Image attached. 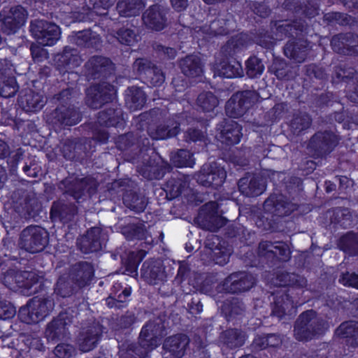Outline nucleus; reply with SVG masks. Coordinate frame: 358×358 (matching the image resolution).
<instances>
[{"mask_svg": "<svg viewBox=\"0 0 358 358\" xmlns=\"http://www.w3.org/2000/svg\"><path fill=\"white\" fill-rule=\"evenodd\" d=\"M201 128L198 126L192 127L187 129L185 132V138L187 143H196L204 141L205 134L207 131L208 123L203 121L200 123Z\"/></svg>", "mask_w": 358, "mask_h": 358, "instance_id": "62", "label": "nucleus"}, {"mask_svg": "<svg viewBox=\"0 0 358 358\" xmlns=\"http://www.w3.org/2000/svg\"><path fill=\"white\" fill-rule=\"evenodd\" d=\"M274 296V308L273 314L281 319L286 314H292V311L303 302L294 301V296L287 292H272Z\"/></svg>", "mask_w": 358, "mask_h": 358, "instance_id": "33", "label": "nucleus"}, {"mask_svg": "<svg viewBox=\"0 0 358 358\" xmlns=\"http://www.w3.org/2000/svg\"><path fill=\"white\" fill-rule=\"evenodd\" d=\"M164 331V320L158 317L143 327L139 336L144 345H150V348L154 349L159 345L160 338L165 334Z\"/></svg>", "mask_w": 358, "mask_h": 358, "instance_id": "23", "label": "nucleus"}, {"mask_svg": "<svg viewBox=\"0 0 358 358\" xmlns=\"http://www.w3.org/2000/svg\"><path fill=\"white\" fill-rule=\"evenodd\" d=\"M70 276L76 286L82 289L90 285L94 276V268L92 263L80 261L70 268Z\"/></svg>", "mask_w": 358, "mask_h": 358, "instance_id": "25", "label": "nucleus"}, {"mask_svg": "<svg viewBox=\"0 0 358 358\" xmlns=\"http://www.w3.org/2000/svg\"><path fill=\"white\" fill-rule=\"evenodd\" d=\"M338 245L341 250L350 256H358V234L353 231L347 232L339 238Z\"/></svg>", "mask_w": 358, "mask_h": 358, "instance_id": "50", "label": "nucleus"}, {"mask_svg": "<svg viewBox=\"0 0 358 358\" xmlns=\"http://www.w3.org/2000/svg\"><path fill=\"white\" fill-rule=\"evenodd\" d=\"M223 60L220 63V69L218 70L219 76L226 78H234L241 77L243 70L241 62L233 60Z\"/></svg>", "mask_w": 358, "mask_h": 358, "instance_id": "49", "label": "nucleus"}, {"mask_svg": "<svg viewBox=\"0 0 358 358\" xmlns=\"http://www.w3.org/2000/svg\"><path fill=\"white\" fill-rule=\"evenodd\" d=\"M311 124V118L308 114H297L292 119L289 128L294 135H299L302 131L308 129Z\"/></svg>", "mask_w": 358, "mask_h": 358, "instance_id": "60", "label": "nucleus"}, {"mask_svg": "<svg viewBox=\"0 0 358 358\" xmlns=\"http://www.w3.org/2000/svg\"><path fill=\"white\" fill-rule=\"evenodd\" d=\"M182 73L187 77L196 78L203 72L201 59L194 55H187L179 62Z\"/></svg>", "mask_w": 358, "mask_h": 358, "instance_id": "44", "label": "nucleus"}, {"mask_svg": "<svg viewBox=\"0 0 358 358\" xmlns=\"http://www.w3.org/2000/svg\"><path fill=\"white\" fill-rule=\"evenodd\" d=\"M147 252L144 250H139L136 252H129L127 257L122 260L125 271L129 275L137 273L140 263L145 258Z\"/></svg>", "mask_w": 358, "mask_h": 358, "instance_id": "53", "label": "nucleus"}, {"mask_svg": "<svg viewBox=\"0 0 358 358\" xmlns=\"http://www.w3.org/2000/svg\"><path fill=\"white\" fill-rule=\"evenodd\" d=\"M227 178L224 166L216 162L204 164L195 174L196 182L201 186L218 189L222 186Z\"/></svg>", "mask_w": 358, "mask_h": 358, "instance_id": "13", "label": "nucleus"}, {"mask_svg": "<svg viewBox=\"0 0 358 358\" xmlns=\"http://www.w3.org/2000/svg\"><path fill=\"white\" fill-rule=\"evenodd\" d=\"M15 255L5 254V257L0 263V269L2 271L3 282L9 289L15 291L13 288L30 289L33 287L34 291H48L45 286L44 278L34 271H22L28 264V260L20 257L19 251H15Z\"/></svg>", "mask_w": 358, "mask_h": 358, "instance_id": "2", "label": "nucleus"}, {"mask_svg": "<svg viewBox=\"0 0 358 358\" xmlns=\"http://www.w3.org/2000/svg\"><path fill=\"white\" fill-rule=\"evenodd\" d=\"M47 122L53 127L64 129L78 124L83 119V114L78 108L69 103H60L55 109L47 114Z\"/></svg>", "mask_w": 358, "mask_h": 358, "instance_id": "7", "label": "nucleus"}, {"mask_svg": "<svg viewBox=\"0 0 358 358\" xmlns=\"http://www.w3.org/2000/svg\"><path fill=\"white\" fill-rule=\"evenodd\" d=\"M144 344L139 336L138 343H123L120 348L119 355L121 358H145L152 349L150 345Z\"/></svg>", "mask_w": 358, "mask_h": 358, "instance_id": "41", "label": "nucleus"}, {"mask_svg": "<svg viewBox=\"0 0 358 358\" xmlns=\"http://www.w3.org/2000/svg\"><path fill=\"white\" fill-rule=\"evenodd\" d=\"M287 3L288 9L308 19H312L319 15L320 0H292V5Z\"/></svg>", "mask_w": 358, "mask_h": 358, "instance_id": "36", "label": "nucleus"}, {"mask_svg": "<svg viewBox=\"0 0 358 358\" xmlns=\"http://www.w3.org/2000/svg\"><path fill=\"white\" fill-rule=\"evenodd\" d=\"M323 20L329 26H351L355 22V17L341 12H329L324 15Z\"/></svg>", "mask_w": 358, "mask_h": 358, "instance_id": "55", "label": "nucleus"}, {"mask_svg": "<svg viewBox=\"0 0 358 358\" xmlns=\"http://www.w3.org/2000/svg\"><path fill=\"white\" fill-rule=\"evenodd\" d=\"M73 316L67 313H60L46 327L45 335L49 341L57 342L64 338L68 332V327L72 323Z\"/></svg>", "mask_w": 358, "mask_h": 358, "instance_id": "17", "label": "nucleus"}, {"mask_svg": "<svg viewBox=\"0 0 358 358\" xmlns=\"http://www.w3.org/2000/svg\"><path fill=\"white\" fill-rule=\"evenodd\" d=\"M189 343L185 334H177L166 338L163 344L165 353H170L176 358H181Z\"/></svg>", "mask_w": 358, "mask_h": 358, "instance_id": "37", "label": "nucleus"}, {"mask_svg": "<svg viewBox=\"0 0 358 358\" xmlns=\"http://www.w3.org/2000/svg\"><path fill=\"white\" fill-rule=\"evenodd\" d=\"M27 11L21 5L10 8H3L0 11L1 31L6 35L14 34L24 24L27 18Z\"/></svg>", "mask_w": 358, "mask_h": 358, "instance_id": "14", "label": "nucleus"}, {"mask_svg": "<svg viewBox=\"0 0 358 358\" xmlns=\"http://www.w3.org/2000/svg\"><path fill=\"white\" fill-rule=\"evenodd\" d=\"M270 26L276 40H282L286 38L291 39L294 38V36L304 37L308 33V24L301 18L293 20H272Z\"/></svg>", "mask_w": 358, "mask_h": 358, "instance_id": "10", "label": "nucleus"}, {"mask_svg": "<svg viewBox=\"0 0 358 358\" xmlns=\"http://www.w3.org/2000/svg\"><path fill=\"white\" fill-rule=\"evenodd\" d=\"M258 228L262 231L273 233L279 231L280 229V217L275 214L264 213V215L259 216L256 221Z\"/></svg>", "mask_w": 358, "mask_h": 358, "instance_id": "51", "label": "nucleus"}, {"mask_svg": "<svg viewBox=\"0 0 358 358\" xmlns=\"http://www.w3.org/2000/svg\"><path fill=\"white\" fill-rule=\"evenodd\" d=\"M103 333L102 326L98 322H93L90 325L82 329L78 337L79 350L86 352L96 348Z\"/></svg>", "mask_w": 358, "mask_h": 358, "instance_id": "22", "label": "nucleus"}, {"mask_svg": "<svg viewBox=\"0 0 358 358\" xmlns=\"http://www.w3.org/2000/svg\"><path fill=\"white\" fill-rule=\"evenodd\" d=\"M189 178L187 175L178 171L172 173L164 185V190L166 192L167 199L173 200L181 196L183 191L189 186Z\"/></svg>", "mask_w": 358, "mask_h": 358, "instance_id": "31", "label": "nucleus"}, {"mask_svg": "<svg viewBox=\"0 0 358 358\" xmlns=\"http://www.w3.org/2000/svg\"><path fill=\"white\" fill-rule=\"evenodd\" d=\"M93 180L89 177L80 178L75 174L69 175L58 184V189L63 194L73 198L79 202L85 195L90 193Z\"/></svg>", "mask_w": 358, "mask_h": 358, "instance_id": "12", "label": "nucleus"}, {"mask_svg": "<svg viewBox=\"0 0 358 358\" xmlns=\"http://www.w3.org/2000/svg\"><path fill=\"white\" fill-rule=\"evenodd\" d=\"M336 333L338 336L347 338V342L350 345L358 346V322H344L336 329Z\"/></svg>", "mask_w": 358, "mask_h": 358, "instance_id": "46", "label": "nucleus"}, {"mask_svg": "<svg viewBox=\"0 0 358 358\" xmlns=\"http://www.w3.org/2000/svg\"><path fill=\"white\" fill-rule=\"evenodd\" d=\"M310 48V42L299 36L287 41L283 47V53L287 58L301 64L306 59Z\"/></svg>", "mask_w": 358, "mask_h": 358, "instance_id": "20", "label": "nucleus"}, {"mask_svg": "<svg viewBox=\"0 0 358 358\" xmlns=\"http://www.w3.org/2000/svg\"><path fill=\"white\" fill-rule=\"evenodd\" d=\"M110 59L94 55L88 59L83 66V73L87 81L99 80V83L91 84L85 91V103L92 109H99L105 104L113 103L117 90L110 83L105 82L113 74Z\"/></svg>", "mask_w": 358, "mask_h": 358, "instance_id": "1", "label": "nucleus"}, {"mask_svg": "<svg viewBox=\"0 0 358 358\" xmlns=\"http://www.w3.org/2000/svg\"><path fill=\"white\" fill-rule=\"evenodd\" d=\"M196 105L203 112H211L218 105V99L213 92H204L199 94Z\"/></svg>", "mask_w": 358, "mask_h": 358, "instance_id": "59", "label": "nucleus"}, {"mask_svg": "<svg viewBox=\"0 0 358 358\" xmlns=\"http://www.w3.org/2000/svg\"><path fill=\"white\" fill-rule=\"evenodd\" d=\"M114 143L117 150L122 152H130L138 158L144 159L145 155L148 156L150 151L154 152V149L148 137L132 131L117 136L114 138Z\"/></svg>", "mask_w": 358, "mask_h": 358, "instance_id": "6", "label": "nucleus"}, {"mask_svg": "<svg viewBox=\"0 0 358 358\" xmlns=\"http://www.w3.org/2000/svg\"><path fill=\"white\" fill-rule=\"evenodd\" d=\"M264 208L278 217L289 216L295 209L294 204L282 194H271L265 200Z\"/></svg>", "mask_w": 358, "mask_h": 358, "instance_id": "24", "label": "nucleus"}, {"mask_svg": "<svg viewBox=\"0 0 358 358\" xmlns=\"http://www.w3.org/2000/svg\"><path fill=\"white\" fill-rule=\"evenodd\" d=\"M257 253L259 257L272 259V263L278 259L287 262L291 258V252L284 242H276L274 245L271 241H262L258 245Z\"/></svg>", "mask_w": 358, "mask_h": 358, "instance_id": "18", "label": "nucleus"}, {"mask_svg": "<svg viewBox=\"0 0 358 358\" xmlns=\"http://www.w3.org/2000/svg\"><path fill=\"white\" fill-rule=\"evenodd\" d=\"M61 150L66 159L80 164H83L88 156V152L83 144L72 141H66Z\"/></svg>", "mask_w": 358, "mask_h": 358, "instance_id": "42", "label": "nucleus"}, {"mask_svg": "<svg viewBox=\"0 0 358 358\" xmlns=\"http://www.w3.org/2000/svg\"><path fill=\"white\" fill-rule=\"evenodd\" d=\"M49 242V234L40 226L31 225L22 230L20 244L27 252L34 254L43 251Z\"/></svg>", "mask_w": 358, "mask_h": 358, "instance_id": "8", "label": "nucleus"}, {"mask_svg": "<svg viewBox=\"0 0 358 358\" xmlns=\"http://www.w3.org/2000/svg\"><path fill=\"white\" fill-rule=\"evenodd\" d=\"M354 69L347 68L345 64H339L334 66L332 72V82L338 84L340 83H348L350 80L353 79Z\"/></svg>", "mask_w": 358, "mask_h": 358, "instance_id": "61", "label": "nucleus"}, {"mask_svg": "<svg viewBox=\"0 0 358 358\" xmlns=\"http://www.w3.org/2000/svg\"><path fill=\"white\" fill-rule=\"evenodd\" d=\"M125 124L124 112L120 105L113 103L111 106L98 112L96 122L90 123L89 128L92 131V138L95 142L99 144H106L110 137L109 132L104 129L99 128V126L106 128H122Z\"/></svg>", "mask_w": 358, "mask_h": 358, "instance_id": "3", "label": "nucleus"}, {"mask_svg": "<svg viewBox=\"0 0 358 358\" xmlns=\"http://www.w3.org/2000/svg\"><path fill=\"white\" fill-rule=\"evenodd\" d=\"M45 103L43 96L31 89L22 90L17 97V104L26 113L40 111Z\"/></svg>", "mask_w": 358, "mask_h": 358, "instance_id": "28", "label": "nucleus"}, {"mask_svg": "<svg viewBox=\"0 0 358 358\" xmlns=\"http://www.w3.org/2000/svg\"><path fill=\"white\" fill-rule=\"evenodd\" d=\"M141 276L150 284H157L162 275V267L157 265V262L153 259L146 260L143 262L141 268Z\"/></svg>", "mask_w": 358, "mask_h": 358, "instance_id": "48", "label": "nucleus"}, {"mask_svg": "<svg viewBox=\"0 0 358 358\" xmlns=\"http://www.w3.org/2000/svg\"><path fill=\"white\" fill-rule=\"evenodd\" d=\"M57 69L64 75L66 73L73 75V69L78 67L82 63V58L76 48L65 46L60 53L55 58Z\"/></svg>", "mask_w": 358, "mask_h": 358, "instance_id": "19", "label": "nucleus"}, {"mask_svg": "<svg viewBox=\"0 0 358 358\" xmlns=\"http://www.w3.org/2000/svg\"><path fill=\"white\" fill-rule=\"evenodd\" d=\"M330 45L339 55L358 56V35L352 32L339 33L332 36Z\"/></svg>", "mask_w": 358, "mask_h": 358, "instance_id": "16", "label": "nucleus"}, {"mask_svg": "<svg viewBox=\"0 0 358 358\" xmlns=\"http://www.w3.org/2000/svg\"><path fill=\"white\" fill-rule=\"evenodd\" d=\"M222 311L224 313L227 320H231L238 316H241L245 311L243 303L238 298L227 299L222 306Z\"/></svg>", "mask_w": 358, "mask_h": 358, "instance_id": "54", "label": "nucleus"}, {"mask_svg": "<svg viewBox=\"0 0 358 358\" xmlns=\"http://www.w3.org/2000/svg\"><path fill=\"white\" fill-rule=\"evenodd\" d=\"M31 36L42 46H52L61 36L60 27L44 20H32L29 25Z\"/></svg>", "mask_w": 358, "mask_h": 358, "instance_id": "9", "label": "nucleus"}, {"mask_svg": "<svg viewBox=\"0 0 358 358\" xmlns=\"http://www.w3.org/2000/svg\"><path fill=\"white\" fill-rule=\"evenodd\" d=\"M249 38L248 34L239 33L231 36L227 43L222 46L221 53L227 58H233L234 56L241 52L248 45Z\"/></svg>", "mask_w": 358, "mask_h": 358, "instance_id": "38", "label": "nucleus"}, {"mask_svg": "<svg viewBox=\"0 0 358 358\" xmlns=\"http://www.w3.org/2000/svg\"><path fill=\"white\" fill-rule=\"evenodd\" d=\"M19 90V85L15 76L0 78V96L3 98L13 97Z\"/></svg>", "mask_w": 358, "mask_h": 358, "instance_id": "58", "label": "nucleus"}, {"mask_svg": "<svg viewBox=\"0 0 358 358\" xmlns=\"http://www.w3.org/2000/svg\"><path fill=\"white\" fill-rule=\"evenodd\" d=\"M54 306L55 301L52 296H35L25 306L20 308L18 317L26 324L38 323L53 310Z\"/></svg>", "mask_w": 358, "mask_h": 358, "instance_id": "5", "label": "nucleus"}, {"mask_svg": "<svg viewBox=\"0 0 358 358\" xmlns=\"http://www.w3.org/2000/svg\"><path fill=\"white\" fill-rule=\"evenodd\" d=\"M141 8V0H119L116 6L120 15L124 17L138 15Z\"/></svg>", "mask_w": 358, "mask_h": 358, "instance_id": "56", "label": "nucleus"}, {"mask_svg": "<svg viewBox=\"0 0 358 358\" xmlns=\"http://www.w3.org/2000/svg\"><path fill=\"white\" fill-rule=\"evenodd\" d=\"M167 11L159 4L149 6L142 15V20L145 26L151 30L162 31L167 24Z\"/></svg>", "mask_w": 358, "mask_h": 358, "instance_id": "21", "label": "nucleus"}, {"mask_svg": "<svg viewBox=\"0 0 358 358\" xmlns=\"http://www.w3.org/2000/svg\"><path fill=\"white\" fill-rule=\"evenodd\" d=\"M122 201L127 208L137 213L144 211L146 208L144 197L133 189H126L123 192Z\"/></svg>", "mask_w": 358, "mask_h": 358, "instance_id": "47", "label": "nucleus"}, {"mask_svg": "<svg viewBox=\"0 0 358 358\" xmlns=\"http://www.w3.org/2000/svg\"><path fill=\"white\" fill-rule=\"evenodd\" d=\"M285 104L284 103H275L273 107L266 111L264 115V126H271L278 122L285 113Z\"/></svg>", "mask_w": 358, "mask_h": 358, "instance_id": "63", "label": "nucleus"}, {"mask_svg": "<svg viewBox=\"0 0 358 358\" xmlns=\"http://www.w3.org/2000/svg\"><path fill=\"white\" fill-rule=\"evenodd\" d=\"M247 339V334L240 329H228L220 334V341L229 349H236L243 346Z\"/></svg>", "mask_w": 358, "mask_h": 358, "instance_id": "40", "label": "nucleus"}, {"mask_svg": "<svg viewBox=\"0 0 358 358\" xmlns=\"http://www.w3.org/2000/svg\"><path fill=\"white\" fill-rule=\"evenodd\" d=\"M146 101L147 96L141 87L131 86L126 90L125 105L130 110L136 111L142 109Z\"/></svg>", "mask_w": 358, "mask_h": 358, "instance_id": "43", "label": "nucleus"}, {"mask_svg": "<svg viewBox=\"0 0 358 358\" xmlns=\"http://www.w3.org/2000/svg\"><path fill=\"white\" fill-rule=\"evenodd\" d=\"M102 230L99 227H91L87 231L79 243L80 250L85 254L97 252L102 249Z\"/></svg>", "mask_w": 358, "mask_h": 358, "instance_id": "34", "label": "nucleus"}, {"mask_svg": "<svg viewBox=\"0 0 358 358\" xmlns=\"http://www.w3.org/2000/svg\"><path fill=\"white\" fill-rule=\"evenodd\" d=\"M149 71L147 75L143 76V82L149 87L161 86L165 80V75L162 69L156 66Z\"/></svg>", "mask_w": 358, "mask_h": 358, "instance_id": "64", "label": "nucleus"}, {"mask_svg": "<svg viewBox=\"0 0 358 358\" xmlns=\"http://www.w3.org/2000/svg\"><path fill=\"white\" fill-rule=\"evenodd\" d=\"M268 72L281 81H289L295 78V72L291 64L285 59L275 57L268 67Z\"/></svg>", "mask_w": 358, "mask_h": 358, "instance_id": "39", "label": "nucleus"}, {"mask_svg": "<svg viewBox=\"0 0 358 358\" xmlns=\"http://www.w3.org/2000/svg\"><path fill=\"white\" fill-rule=\"evenodd\" d=\"M327 322L316 311L308 310L301 313L294 325V338L299 341H308L322 335L327 329Z\"/></svg>", "mask_w": 358, "mask_h": 358, "instance_id": "4", "label": "nucleus"}, {"mask_svg": "<svg viewBox=\"0 0 358 358\" xmlns=\"http://www.w3.org/2000/svg\"><path fill=\"white\" fill-rule=\"evenodd\" d=\"M265 66L263 60L257 56L250 55L245 62V71L249 78H259L263 74Z\"/></svg>", "mask_w": 358, "mask_h": 358, "instance_id": "52", "label": "nucleus"}, {"mask_svg": "<svg viewBox=\"0 0 358 358\" xmlns=\"http://www.w3.org/2000/svg\"><path fill=\"white\" fill-rule=\"evenodd\" d=\"M340 140V136L331 131H318L311 136L308 148L315 156L322 158L334 150Z\"/></svg>", "mask_w": 358, "mask_h": 358, "instance_id": "11", "label": "nucleus"}, {"mask_svg": "<svg viewBox=\"0 0 358 358\" xmlns=\"http://www.w3.org/2000/svg\"><path fill=\"white\" fill-rule=\"evenodd\" d=\"M266 182L260 175L254 174L251 177H243L238 182L240 192L248 197H256L266 189Z\"/></svg>", "mask_w": 358, "mask_h": 358, "instance_id": "27", "label": "nucleus"}, {"mask_svg": "<svg viewBox=\"0 0 358 358\" xmlns=\"http://www.w3.org/2000/svg\"><path fill=\"white\" fill-rule=\"evenodd\" d=\"M171 161L178 168H192L195 164L194 155L186 149H180L173 154Z\"/></svg>", "mask_w": 358, "mask_h": 358, "instance_id": "57", "label": "nucleus"}, {"mask_svg": "<svg viewBox=\"0 0 358 358\" xmlns=\"http://www.w3.org/2000/svg\"><path fill=\"white\" fill-rule=\"evenodd\" d=\"M178 115L174 114L166 117L156 128L150 130V137L155 140H164L176 136L180 131V123Z\"/></svg>", "mask_w": 358, "mask_h": 358, "instance_id": "26", "label": "nucleus"}, {"mask_svg": "<svg viewBox=\"0 0 358 358\" xmlns=\"http://www.w3.org/2000/svg\"><path fill=\"white\" fill-rule=\"evenodd\" d=\"M242 126L232 120H224L220 124V141L223 144L232 146L238 144L243 136Z\"/></svg>", "mask_w": 358, "mask_h": 358, "instance_id": "30", "label": "nucleus"}, {"mask_svg": "<svg viewBox=\"0 0 358 358\" xmlns=\"http://www.w3.org/2000/svg\"><path fill=\"white\" fill-rule=\"evenodd\" d=\"M72 41L80 48L97 49L101 43V37L90 29H85L77 32L72 37Z\"/></svg>", "mask_w": 358, "mask_h": 358, "instance_id": "45", "label": "nucleus"}, {"mask_svg": "<svg viewBox=\"0 0 358 358\" xmlns=\"http://www.w3.org/2000/svg\"><path fill=\"white\" fill-rule=\"evenodd\" d=\"M78 207L73 203L54 201L50 208V218L63 224L72 222L78 213Z\"/></svg>", "mask_w": 358, "mask_h": 358, "instance_id": "32", "label": "nucleus"}, {"mask_svg": "<svg viewBox=\"0 0 358 358\" xmlns=\"http://www.w3.org/2000/svg\"><path fill=\"white\" fill-rule=\"evenodd\" d=\"M198 220L203 229L213 231L217 228L215 224L218 220L217 202L209 201L203 205L199 209Z\"/></svg>", "mask_w": 358, "mask_h": 358, "instance_id": "35", "label": "nucleus"}, {"mask_svg": "<svg viewBox=\"0 0 358 358\" xmlns=\"http://www.w3.org/2000/svg\"><path fill=\"white\" fill-rule=\"evenodd\" d=\"M255 279L243 272L231 273L223 281L222 291H250Z\"/></svg>", "mask_w": 358, "mask_h": 358, "instance_id": "29", "label": "nucleus"}, {"mask_svg": "<svg viewBox=\"0 0 358 358\" xmlns=\"http://www.w3.org/2000/svg\"><path fill=\"white\" fill-rule=\"evenodd\" d=\"M254 92L245 90L237 92L232 94L225 104V113L230 118L243 117L250 108L255 101Z\"/></svg>", "mask_w": 358, "mask_h": 358, "instance_id": "15", "label": "nucleus"}]
</instances>
